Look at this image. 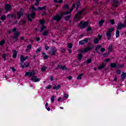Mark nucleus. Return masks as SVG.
I'll return each mask as SVG.
<instances>
[{
	"mask_svg": "<svg viewBox=\"0 0 126 126\" xmlns=\"http://www.w3.org/2000/svg\"><path fill=\"white\" fill-rule=\"evenodd\" d=\"M75 7V3H73L72 7L71 8L70 10L68 11H66L64 13H62L60 15L57 14L55 16H54L53 17H52V20H56V21H60L61 19H62V16L64 15H67L68 13H70L73 9H74V8Z\"/></svg>",
	"mask_w": 126,
	"mask_h": 126,
	"instance_id": "f257e3e1",
	"label": "nucleus"
},
{
	"mask_svg": "<svg viewBox=\"0 0 126 126\" xmlns=\"http://www.w3.org/2000/svg\"><path fill=\"white\" fill-rule=\"evenodd\" d=\"M86 13H87V10H86V9H83L81 10L77 13V14L74 18V21H78V20H80L82 18L81 15H82V14H86Z\"/></svg>",
	"mask_w": 126,
	"mask_h": 126,
	"instance_id": "f03ea898",
	"label": "nucleus"
},
{
	"mask_svg": "<svg viewBox=\"0 0 126 126\" xmlns=\"http://www.w3.org/2000/svg\"><path fill=\"white\" fill-rule=\"evenodd\" d=\"M26 60H28V56H26L25 58H24L23 55L21 56V66L22 67V68H24V67H29V63L28 62H26L23 64V63H24Z\"/></svg>",
	"mask_w": 126,
	"mask_h": 126,
	"instance_id": "7ed1b4c3",
	"label": "nucleus"
},
{
	"mask_svg": "<svg viewBox=\"0 0 126 126\" xmlns=\"http://www.w3.org/2000/svg\"><path fill=\"white\" fill-rule=\"evenodd\" d=\"M35 15H36V14H35L34 12H32L31 14L27 13V17L29 21H32V20L35 18Z\"/></svg>",
	"mask_w": 126,
	"mask_h": 126,
	"instance_id": "20e7f679",
	"label": "nucleus"
},
{
	"mask_svg": "<svg viewBox=\"0 0 126 126\" xmlns=\"http://www.w3.org/2000/svg\"><path fill=\"white\" fill-rule=\"evenodd\" d=\"M90 50H92V47L88 46L85 48H81L79 49V52L81 53H87L88 51H90Z\"/></svg>",
	"mask_w": 126,
	"mask_h": 126,
	"instance_id": "39448f33",
	"label": "nucleus"
},
{
	"mask_svg": "<svg viewBox=\"0 0 126 126\" xmlns=\"http://www.w3.org/2000/svg\"><path fill=\"white\" fill-rule=\"evenodd\" d=\"M88 22H81L79 24L80 27L81 29H84V28L87 27L88 26Z\"/></svg>",
	"mask_w": 126,
	"mask_h": 126,
	"instance_id": "423d86ee",
	"label": "nucleus"
},
{
	"mask_svg": "<svg viewBox=\"0 0 126 126\" xmlns=\"http://www.w3.org/2000/svg\"><path fill=\"white\" fill-rule=\"evenodd\" d=\"M35 72L34 70H32L30 72H27L25 73V76H29L30 77H31V76L33 77L35 75Z\"/></svg>",
	"mask_w": 126,
	"mask_h": 126,
	"instance_id": "0eeeda50",
	"label": "nucleus"
},
{
	"mask_svg": "<svg viewBox=\"0 0 126 126\" xmlns=\"http://www.w3.org/2000/svg\"><path fill=\"white\" fill-rule=\"evenodd\" d=\"M56 53H57V49L55 47H52L49 51L50 55L54 56L56 55Z\"/></svg>",
	"mask_w": 126,
	"mask_h": 126,
	"instance_id": "6e6552de",
	"label": "nucleus"
},
{
	"mask_svg": "<svg viewBox=\"0 0 126 126\" xmlns=\"http://www.w3.org/2000/svg\"><path fill=\"white\" fill-rule=\"evenodd\" d=\"M31 80L33 82H38L40 81V80H41V79L40 78H37L36 76H33Z\"/></svg>",
	"mask_w": 126,
	"mask_h": 126,
	"instance_id": "1a4fd4ad",
	"label": "nucleus"
},
{
	"mask_svg": "<svg viewBox=\"0 0 126 126\" xmlns=\"http://www.w3.org/2000/svg\"><path fill=\"white\" fill-rule=\"evenodd\" d=\"M98 39L97 38H94V44H98L99 43V41L102 39V36L98 35Z\"/></svg>",
	"mask_w": 126,
	"mask_h": 126,
	"instance_id": "9d476101",
	"label": "nucleus"
},
{
	"mask_svg": "<svg viewBox=\"0 0 126 126\" xmlns=\"http://www.w3.org/2000/svg\"><path fill=\"white\" fill-rule=\"evenodd\" d=\"M126 23L125 24L120 23L117 27V29H122V28H124V27H126V19L125 20Z\"/></svg>",
	"mask_w": 126,
	"mask_h": 126,
	"instance_id": "9b49d317",
	"label": "nucleus"
},
{
	"mask_svg": "<svg viewBox=\"0 0 126 126\" xmlns=\"http://www.w3.org/2000/svg\"><path fill=\"white\" fill-rule=\"evenodd\" d=\"M112 4L114 6H119L120 2L117 0H112Z\"/></svg>",
	"mask_w": 126,
	"mask_h": 126,
	"instance_id": "f8f14e48",
	"label": "nucleus"
},
{
	"mask_svg": "<svg viewBox=\"0 0 126 126\" xmlns=\"http://www.w3.org/2000/svg\"><path fill=\"white\" fill-rule=\"evenodd\" d=\"M88 42V38H85L83 40H81L79 41L80 45H84V44H86Z\"/></svg>",
	"mask_w": 126,
	"mask_h": 126,
	"instance_id": "ddd939ff",
	"label": "nucleus"
},
{
	"mask_svg": "<svg viewBox=\"0 0 126 126\" xmlns=\"http://www.w3.org/2000/svg\"><path fill=\"white\" fill-rule=\"evenodd\" d=\"M23 10L21 9V10L17 12V16L18 19H19L22 15H23V12H22Z\"/></svg>",
	"mask_w": 126,
	"mask_h": 126,
	"instance_id": "4468645a",
	"label": "nucleus"
},
{
	"mask_svg": "<svg viewBox=\"0 0 126 126\" xmlns=\"http://www.w3.org/2000/svg\"><path fill=\"white\" fill-rule=\"evenodd\" d=\"M19 36V32H15L14 35L13 36L14 39H15L16 41H18L17 37Z\"/></svg>",
	"mask_w": 126,
	"mask_h": 126,
	"instance_id": "2eb2a0df",
	"label": "nucleus"
},
{
	"mask_svg": "<svg viewBox=\"0 0 126 126\" xmlns=\"http://www.w3.org/2000/svg\"><path fill=\"white\" fill-rule=\"evenodd\" d=\"M57 67L58 68H61V69H63V70H66V67L65 66H63L62 65H58L57 66Z\"/></svg>",
	"mask_w": 126,
	"mask_h": 126,
	"instance_id": "dca6fc26",
	"label": "nucleus"
},
{
	"mask_svg": "<svg viewBox=\"0 0 126 126\" xmlns=\"http://www.w3.org/2000/svg\"><path fill=\"white\" fill-rule=\"evenodd\" d=\"M47 8V6H44L43 7H37V9H35L36 11L37 10H44Z\"/></svg>",
	"mask_w": 126,
	"mask_h": 126,
	"instance_id": "f3484780",
	"label": "nucleus"
},
{
	"mask_svg": "<svg viewBox=\"0 0 126 126\" xmlns=\"http://www.w3.org/2000/svg\"><path fill=\"white\" fill-rule=\"evenodd\" d=\"M5 8L7 11H8V10H10V9H11V6L8 4H6Z\"/></svg>",
	"mask_w": 126,
	"mask_h": 126,
	"instance_id": "a211bd4d",
	"label": "nucleus"
},
{
	"mask_svg": "<svg viewBox=\"0 0 126 126\" xmlns=\"http://www.w3.org/2000/svg\"><path fill=\"white\" fill-rule=\"evenodd\" d=\"M13 59H15L17 57V52L16 50L13 51V56H12Z\"/></svg>",
	"mask_w": 126,
	"mask_h": 126,
	"instance_id": "6ab92c4d",
	"label": "nucleus"
},
{
	"mask_svg": "<svg viewBox=\"0 0 126 126\" xmlns=\"http://www.w3.org/2000/svg\"><path fill=\"white\" fill-rule=\"evenodd\" d=\"M102 48V46L98 45L96 46L95 48V51L97 52V53H99L100 52V49Z\"/></svg>",
	"mask_w": 126,
	"mask_h": 126,
	"instance_id": "aec40b11",
	"label": "nucleus"
},
{
	"mask_svg": "<svg viewBox=\"0 0 126 126\" xmlns=\"http://www.w3.org/2000/svg\"><path fill=\"white\" fill-rule=\"evenodd\" d=\"M126 77V74L125 73V72H123L122 74H121V78L122 79H123V80H125V79Z\"/></svg>",
	"mask_w": 126,
	"mask_h": 126,
	"instance_id": "412c9836",
	"label": "nucleus"
},
{
	"mask_svg": "<svg viewBox=\"0 0 126 126\" xmlns=\"http://www.w3.org/2000/svg\"><path fill=\"white\" fill-rule=\"evenodd\" d=\"M105 66V64L103 63L98 67V69L101 70L103 68H104Z\"/></svg>",
	"mask_w": 126,
	"mask_h": 126,
	"instance_id": "4be33fe9",
	"label": "nucleus"
},
{
	"mask_svg": "<svg viewBox=\"0 0 126 126\" xmlns=\"http://www.w3.org/2000/svg\"><path fill=\"white\" fill-rule=\"evenodd\" d=\"M110 66L112 68L115 67L116 68H118V65L115 63H111L110 64Z\"/></svg>",
	"mask_w": 126,
	"mask_h": 126,
	"instance_id": "5701e85b",
	"label": "nucleus"
},
{
	"mask_svg": "<svg viewBox=\"0 0 126 126\" xmlns=\"http://www.w3.org/2000/svg\"><path fill=\"white\" fill-rule=\"evenodd\" d=\"M42 55L43 56V57L45 60H47V59H49V56L47 55H46L45 53H42Z\"/></svg>",
	"mask_w": 126,
	"mask_h": 126,
	"instance_id": "b1692460",
	"label": "nucleus"
},
{
	"mask_svg": "<svg viewBox=\"0 0 126 126\" xmlns=\"http://www.w3.org/2000/svg\"><path fill=\"white\" fill-rule=\"evenodd\" d=\"M60 88H61V85H59L58 86H54L53 87V89L55 90H59V89H60Z\"/></svg>",
	"mask_w": 126,
	"mask_h": 126,
	"instance_id": "393cba45",
	"label": "nucleus"
},
{
	"mask_svg": "<svg viewBox=\"0 0 126 126\" xmlns=\"http://www.w3.org/2000/svg\"><path fill=\"white\" fill-rule=\"evenodd\" d=\"M82 75H83V74H79V75L78 76V77H77V79L78 80H80L82 79Z\"/></svg>",
	"mask_w": 126,
	"mask_h": 126,
	"instance_id": "a878e982",
	"label": "nucleus"
},
{
	"mask_svg": "<svg viewBox=\"0 0 126 126\" xmlns=\"http://www.w3.org/2000/svg\"><path fill=\"white\" fill-rule=\"evenodd\" d=\"M48 106H49V103H48V102H46L45 104V108L46 109V110H47V111H51V108H50V107H47Z\"/></svg>",
	"mask_w": 126,
	"mask_h": 126,
	"instance_id": "bb28decb",
	"label": "nucleus"
},
{
	"mask_svg": "<svg viewBox=\"0 0 126 126\" xmlns=\"http://www.w3.org/2000/svg\"><path fill=\"white\" fill-rule=\"evenodd\" d=\"M116 37L119 38L120 37V31L117 30L116 32Z\"/></svg>",
	"mask_w": 126,
	"mask_h": 126,
	"instance_id": "cd10ccee",
	"label": "nucleus"
},
{
	"mask_svg": "<svg viewBox=\"0 0 126 126\" xmlns=\"http://www.w3.org/2000/svg\"><path fill=\"white\" fill-rule=\"evenodd\" d=\"M47 27H46V26L44 25H42V26L41 28L40 29V32H43V31H44V30H45V29H46Z\"/></svg>",
	"mask_w": 126,
	"mask_h": 126,
	"instance_id": "c85d7f7f",
	"label": "nucleus"
},
{
	"mask_svg": "<svg viewBox=\"0 0 126 126\" xmlns=\"http://www.w3.org/2000/svg\"><path fill=\"white\" fill-rule=\"evenodd\" d=\"M112 50H113V45H110L108 47V52H112Z\"/></svg>",
	"mask_w": 126,
	"mask_h": 126,
	"instance_id": "c756f323",
	"label": "nucleus"
},
{
	"mask_svg": "<svg viewBox=\"0 0 126 126\" xmlns=\"http://www.w3.org/2000/svg\"><path fill=\"white\" fill-rule=\"evenodd\" d=\"M82 54H79L78 55V60L79 61H81V60H82Z\"/></svg>",
	"mask_w": 126,
	"mask_h": 126,
	"instance_id": "7c9ffc66",
	"label": "nucleus"
},
{
	"mask_svg": "<svg viewBox=\"0 0 126 126\" xmlns=\"http://www.w3.org/2000/svg\"><path fill=\"white\" fill-rule=\"evenodd\" d=\"M47 67L46 66H43L41 68V71H46Z\"/></svg>",
	"mask_w": 126,
	"mask_h": 126,
	"instance_id": "2f4dec72",
	"label": "nucleus"
},
{
	"mask_svg": "<svg viewBox=\"0 0 126 126\" xmlns=\"http://www.w3.org/2000/svg\"><path fill=\"white\" fill-rule=\"evenodd\" d=\"M106 36L107 37H111V36H112V33L107 31L106 32Z\"/></svg>",
	"mask_w": 126,
	"mask_h": 126,
	"instance_id": "473e14b6",
	"label": "nucleus"
},
{
	"mask_svg": "<svg viewBox=\"0 0 126 126\" xmlns=\"http://www.w3.org/2000/svg\"><path fill=\"white\" fill-rule=\"evenodd\" d=\"M39 23L41 24V25H44V24H45V21L43 20H40L39 21Z\"/></svg>",
	"mask_w": 126,
	"mask_h": 126,
	"instance_id": "72a5a7b5",
	"label": "nucleus"
},
{
	"mask_svg": "<svg viewBox=\"0 0 126 126\" xmlns=\"http://www.w3.org/2000/svg\"><path fill=\"white\" fill-rule=\"evenodd\" d=\"M7 56V54H4L2 55V57H3V59H4V62H5V61H6V59L5 58H6Z\"/></svg>",
	"mask_w": 126,
	"mask_h": 126,
	"instance_id": "f704fd0d",
	"label": "nucleus"
},
{
	"mask_svg": "<svg viewBox=\"0 0 126 126\" xmlns=\"http://www.w3.org/2000/svg\"><path fill=\"white\" fill-rule=\"evenodd\" d=\"M50 99L51 103H54L55 101V97L54 96H52Z\"/></svg>",
	"mask_w": 126,
	"mask_h": 126,
	"instance_id": "c9c22d12",
	"label": "nucleus"
},
{
	"mask_svg": "<svg viewBox=\"0 0 126 126\" xmlns=\"http://www.w3.org/2000/svg\"><path fill=\"white\" fill-rule=\"evenodd\" d=\"M98 23L99 26H102V25H103V23H104V20H101Z\"/></svg>",
	"mask_w": 126,
	"mask_h": 126,
	"instance_id": "e433bc0d",
	"label": "nucleus"
},
{
	"mask_svg": "<svg viewBox=\"0 0 126 126\" xmlns=\"http://www.w3.org/2000/svg\"><path fill=\"white\" fill-rule=\"evenodd\" d=\"M25 23H26V21L24 20H22L20 22V24H21V25H23V24H25Z\"/></svg>",
	"mask_w": 126,
	"mask_h": 126,
	"instance_id": "4c0bfd02",
	"label": "nucleus"
},
{
	"mask_svg": "<svg viewBox=\"0 0 126 126\" xmlns=\"http://www.w3.org/2000/svg\"><path fill=\"white\" fill-rule=\"evenodd\" d=\"M48 33H49V32L48 31H44L43 32V35H44V36H47V35H48Z\"/></svg>",
	"mask_w": 126,
	"mask_h": 126,
	"instance_id": "58836bf2",
	"label": "nucleus"
},
{
	"mask_svg": "<svg viewBox=\"0 0 126 126\" xmlns=\"http://www.w3.org/2000/svg\"><path fill=\"white\" fill-rule=\"evenodd\" d=\"M63 8L65 9H69V6H68V5H65L63 6Z\"/></svg>",
	"mask_w": 126,
	"mask_h": 126,
	"instance_id": "ea45409f",
	"label": "nucleus"
},
{
	"mask_svg": "<svg viewBox=\"0 0 126 126\" xmlns=\"http://www.w3.org/2000/svg\"><path fill=\"white\" fill-rule=\"evenodd\" d=\"M70 19V15L65 17V20L68 21Z\"/></svg>",
	"mask_w": 126,
	"mask_h": 126,
	"instance_id": "a19ab883",
	"label": "nucleus"
},
{
	"mask_svg": "<svg viewBox=\"0 0 126 126\" xmlns=\"http://www.w3.org/2000/svg\"><path fill=\"white\" fill-rule=\"evenodd\" d=\"M113 31H114V28H111L109 29L107 32H108L110 33H112V32H113Z\"/></svg>",
	"mask_w": 126,
	"mask_h": 126,
	"instance_id": "79ce46f5",
	"label": "nucleus"
},
{
	"mask_svg": "<svg viewBox=\"0 0 126 126\" xmlns=\"http://www.w3.org/2000/svg\"><path fill=\"white\" fill-rule=\"evenodd\" d=\"M79 5H80V2H79V1H78V2H77V8H76V10H77V9H78V7H79Z\"/></svg>",
	"mask_w": 126,
	"mask_h": 126,
	"instance_id": "37998d69",
	"label": "nucleus"
},
{
	"mask_svg": "<svg viewBox=\"0 0 126 126\" xmlns=\"http://www.w3.org/2000/svg\"><path fill=\"white\" fill-rule=\"evenodd\" d=\"M9 17H15V15H7V18H9Z\"/></svg>",
	"mask_w": 126,
	"mask_h": 126,
	"instance_id": "c03bdc74",
	"label": "nucleus"
},
{
	"mask_svg": "<svg viewBox=\"0 0 126 126\" xmlns=\"http://www.w3.org/2000/svg\"><path fill=\"white\" fill-rule=\"evenodd\" d=\"M6 17L5 16H2L0 18L1 20H5Z\"/></svg>",
	"mask_w": 126,
	"mask_h": 126,
	"instance_id": "a18cd8bd",
	"label": "nucleus"
},
{
	"mask_svg": "<svg viewBox=\"0 0 126 126\" xmlns=\"http://www.w3.org/2000/svg\"><path fill=\"white\" fill-rule=\"evenodd\" d=\"M41 50H42V48L41 47H39L36 50V53H39V52H41Z\"/></svg>",
	"mask_w": 126,
	"mask_h": 126,
	"instance_id": "49530a36",
	"label": "nucleus"
},
{
	"mask_svg": "<svg viewBox=\"0 0 126 126\" xmlns=\"http://www.w3.org/2000/svg\"><path fill=\"white\" fill-rule=\"evenodd\" d=\"M91 62H92V59H89L87 60V63H91Z\"/></svg>",
	"mask_w": 126,
	"mask_h": 126,
	"instance_id": "de8ad7c7",
	"label": "nucleus"
},
{
	"mask_svg": "<svg viewBox=\"0 0 126 126\" xmlns=\"http://www.w3.org/2000/svg\"><path fill=\"white\" fill-rule=\"evenodd\" d=\"M68 48L69 49H71V48H72V44H71V43H69L68 44Z\"/></svg>",
	"mask_w": 126,
	"mask_h": 126,
	"instance_id": "09e8293b",
	"label": "nucleus"
},
{
	"mask_svg": "<svg viewBox=\"0 0 126 126\" xmlns=\"http://www.w3.org/2000/svg\"><path fill=\"white\" fill-rule=\"evenodd\" d=\"M0 46H3V45H4V40L1 41L0 42Z\"/></svg>",
	"mask_w": 126,
	"mask_h": 126,
	"instance_id": "8fccbe9b",
	"label": "nucleus"
},
{
	"mask_svg": "<svg viewBox=\"0 0 126 126\" xmlns=\"http://www.w3.org/2000/svg\"><path fill=\"white\" fill-rule=\"evenodd\" d=\"M10 69H12L13 72H15V71H16V70H15L14 67H11Z\"/></svg>",
	"mask_w": 126,
	"mask_h": 126,
	"instance_id": "3c124183",
	"label": "nucleus"
},
{
	"mask_svg": "<svg viewBox=\"0 0 126 126\" xmlns=\"http://www.w3.org/2000/svg\"><path fill=\"white\" fill-rule=\"evenodd\" d=\"M36 2L35 3V5H36V6H38V5H39V2H40V1L38 0H36Z\"/></svg>",
	"mask_w": 126,
	"mask_h": 126,
	"instance_id": "603ef678",
	"label": "nucleus"
},
{
	"mask_svg": "<svg viewBox=\"0 0 126 126\" xmlns=\"http://www.w3.org/2000/svg\"><path fill=\"white\" fill-rule=\"evenodd\" d=\"M105 48H100V52H101V53H103V52H105Z\"/></svg>",
	"mask_w": 126,
	"mask_h": 126,
	"instance_id": "864d4df0",
	"label": "nucleus"
},
{
	"mask_svg": "<svg viewBox=\"0 0 126 126\" xmlns=\"http://www.w3.org/2000/svg\"><path fill=\"white\" fill-rule=\"evenodd\" d=\"M110 22L112 25L115 24V21L114 20H111Z\"/></svg>",
	"mask_w": 126,
	"mask_h": 126,
	"instance_id": "5fc2aeb1",
	"label": "nucleus"
},
{
	"mask_svg": "<svg viewBox=\"0 0 126 126\" xmlns=\"http://www.w3.org/2000/svg\"><path fill=\"white\" fill-rule=\"evenodd\" d=\"M64 98H66V99H67V98H68V95L67 94H64Z\"/></svg>",
	"mask_w": 126,
	"mask_h": 126,
	"instance_id": "6e6d98bb",
	"label": "nucleus"
},
{
	"mask_svg": "<svg viewBox=\"0 0 126 126\" xmlns=\"http://www.w3.org/2000/svg\"><path fill=\"white\" fill-rule=\"evenodd\" d=\"M31 8L32 9H33V10H36V9H37V8H35V7L34 6V5H32L31 6Z\"/></svg>",
	"mask_w": 126,
	"mask_h": 126,
	"instance_id": "4d7b16f0",
	"label": "nucleus"
},
{
	"mask_svg": "<svg viewBox=\"0 0 126 126\" xmlns=\"http://www.w3.org/2000/svg\"><path fill=\"white\" fill-rule=\"evenodd\" d=\"M117 74H121V73H122L121 70H118L117 71Z\"/></svg>",
	"mask_w": 126,
	"mask_h": 126,
	"instance_id": "13d9d810",
	"label": "nucleus"
},
{
	"mask_svg": "<svg viewBox=\"0 0 126 126\" xmlns=\"http://www.w3.org/2000/svg\"><path fill=\"white\" fill-rule=\"evenodd\" d=\"M118 67H119V68H123L124 67V65H118Z\"/></svg>",
	"mask_w": 126,
	"mask_h": 126,
	"instance_id": "bf43d9fd",
	"label": "nucleus"
},
{
	"mask_svg": "<svg viewBox=\"0 0 126 126\" xmlns=\"http://www.w3.org/2000/svg\"><path fill=\"white\" fill-rule=\"evenodd\" d=\"M50 80H51V81H53V80H54V77L53 76H50Z\"/></svg>",
	"mask_w": 126,
	"mask_h": 126,
	"instance_id": "052dcab7",
	"label": "nucleus"
},
{
	"mask_svg": "<svg viewBox=\"0 0 126 126\" xmlns=\"http://www.w3.org/2000/svg\"><path fill=\"white\" fill-rule=\"evenodd\" d=\"M49 49H50V47L48 46H45V50L46 51H48V50H49Z\"/></svg>",
	"mask_w": 126,
	"mask_h": 126,
	"instance_id": "680f3d73",
	"label": "nucleus"
},
{
	"mask_svg": "<svg viewBox=\"0 0 126 126\" xmlns=\"http://www.w3.org/2000/svg\"><path fill=\"white\" fill-rule=\"evenodd\" d=\"M57 2H58L59 3H62L63 0H59V1H57Z\"/></svg>",
	"mask_w": 126,
	"mask_h": 126,
	"instance_id": "e2e57ef3",
	"label": "nucleus"
},
{
	"mask_svg": "<svg viewBox=\"0 0 126 126\" xmlns=\"http://www.w3.org/2000/svg\"><path fill=\"white\" fill-rule=\"evenodd\" d=\"M68 79H69V80H71V79H72V77L71 76H69Z\"/></svg>",
	"mask_w": 126,
	"mask_h": 126,
	"instance_id": "0e129e2a",
	"label": "nucleus"
},
{
	"mask_svg": "<svg viewBox=\"0 0 126 126\" xmlns=\"http://www.w3.org/2000/svg\"><path fill=\"white\" fill-rule=\"evenodd\" d=\"M27 48H28V49H31V48H32L31 45H30V44L28 45L27 46Z\"/></svg>",
	"mask_w": 126,
	"mask_h": 126,
	"instance_id": "69168bd1",
	"label": "nucleus"
},
{
	"mask_svg": "<svg viewBox=\"0 0 126 126\" xmlns=\"http://www.w3.org/2000/svg\"><path fill=\"white\" fill-rule=\"evenodd\" d=\"M87 31H91V27H89L87 29Z\"/></svg>",
	"mask_w": 126,
	"mask_h": 126,
	"instance_id": "338daca9",
	"label": "nucleus"
},
{
	"mask_svg": "<svg viewBox=\"0 0 126 126\" xmlns=\"http://www.w3.org/2000/svg\"><path fill=\"white\" fill-rule=\"evenodd\" d=\"M47 14V13L46 12H44L41 14V15H46Z\"/></svg>",
	"mask_w": 126,
	"mask_h": 126,
	"instance_id": "774afa93",
	"label": "nucleus"
}]
</instances>
